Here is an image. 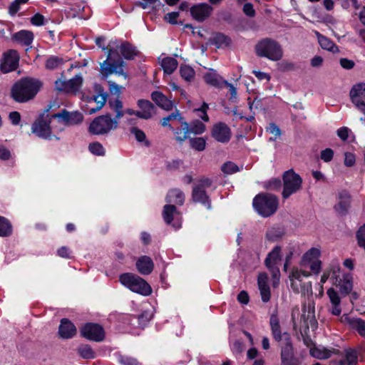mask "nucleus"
Masks as SVG:
<instances>
[{
    "label": "nucleus",
    "instance_id": "nucleus-1",
    "mask_svg": "<svg viewBox=\"0 0 365 365\" xmlns=\"http://www.w3.org/2000/svg\"><path fill=\"white\" fill-rule=\"evenodd\" d=\"M108 106L115 113L112 118L110 113L96 117L88 127V131L93 135H107L110 131L117 129L119 120L123 116V103L119 99H110Z\"/></svg>",
    "mask_w": 365,
    "mask_h": 365
},
{
    "label": "nucleus",
    "instance_id": "nucleus-2",
    "mask_svg": "<svg viewBox=\"0 0 365 365\" xmlns=\"http://www.w3.org/2000/svg\"><path fill=\"white\" fill-rule=\"evenodd\" d=\"M41 86L42 83L38 79L23 78L12 86L11 96L16 102L26 103L36 96Z\"/></svg>",
    "mask_w": 365,
    "mask_h": 365
},
{
    "label": "nucleus",
    "instance_id": "nucleus-3",
    "mask_svg": "<svg viewBox=\"0 0 365 365\" xmlns=\"http://www.w3.org/2000/svg\"><path fill=\"white\" fill-rule=\"evenodd\" d=\"M300 324V332L303 338L304 344L307 346H309L312 344V341L308 336L309 328L314 331L318 327V322L315 317V308L313 301H310L307 304H304Z\"/></svg>",
    "mask_w": 365,
    "mask_h": 365
},
{
    "label": "nucleus",
    "instance_id": "nucleus-4",
    "mask_svg": "<svg viewBox=\"0 0 365 365\" xmlns=\"http://www.w3.org/2000/svg\"><path fill=\"white\" fill-rule=\"evenodd\" d=\"M125 63L116 51L109 49L107 58L101 63V73L102 78L106 79L111 74L123 76L128 78V74L123 71Z\"/></svg>",
    "mask_w": 365,
    "mask_h": 365
},
{
    "label": "nucleus",
    "instance_id": "nucleus-5",
    "mask_svg": "<svg viewBox=\"0 0 365 365\" xmlns=\"http://www.w3.org/2000/svg\"><path fill=\"white\" fill-rule=\"evenodd\" d=\"M255 211L264 217L274 215L278 209V197L270 193H259L257 195L252 202Z\"/></svg>",
    "mask_w": 365,
    "mask_h": 365
},
{
    "label": "nucleus",
    "instance_id": "nucleus-6",
    "mask_svg": "<svg viewBox=\"0 0 365 365\" xmlns=\"http://www.w3.org/2000/svg\"><path fill=\"white\" fill-rule=\"evenodd\" d=\"M255 50L258 56L265 57L274 61L280 60L283 56L281 45L277 41L269 38L258 42L255 46Z\"/></svg>",
    "mask_w": 365,
    "mask_h": 365
},
{
    "label": "nucleus",
    "instance_id": "nucleus-7",
    "mask_svg": "<svg viewBox=\"0 0 365 365\" xmlns=\"http://www.w3.org/2000/svg\"><path fill=\"white\" fill-rule=\"evenodd\" d=\"M120 282L133 292L148 296L152 292L150 286L143 278L133 273L127 272L119 276Z\"/></svg>",
    "mask_w": 365,
    "mask_h": 365
},
{
    "label": "nucleus",
    "instance_id": "nucleus-8",
    "mask_svg": "<svg viewBox=\"0 0 365 365\" xmlns=\"http://www.w3.org/2000/svg\"><path fill=\"white\" fill-rule=\"evenodd\" d=\"M282 198L288 199L292 195L299 192L302 187V178L293 169L285 171L282 175Z\"/></svg>",
    "mask_w": 365,
    "mask_h": 365
},
{
    "label": "nucleus",
    "instance_id": "nucleus-9",
    "mask_svg": "<svg viewBox=\"0 0 365 365\" xmlns=\"http://www.w3.org/2000/svg\"><path fill=\"white\" fill-rule=\"evenodd\" d=\"M283 336V341L279 344L281 364L300 365L301 361L294 351L290 335L287 332H284Z\"/></svg>",
    "mask_w": 365,
    "mask_h": 365
},
{
    "label": "nucleus",
    "instance_id": "nucleus-10",
    "mask_svg": "<svg viewBox=\"0 0 365 365\" xmlns=\"http://www.w3.org/2000/svg\"><path fill=\"white\" fill-rule=\"evenodd\" d=\"M51 118L57 119L59 123L66 126H73L82 123L83 115L81 112H70L66 109H63L60 112L53 114Z\"/></svg>",
    "mask_w": 365,
    "mask_h": 365
},
{
    "label": "nucleus",
    "instance_id": "nucleus-11",
    "mask_svg": "<svg viewBox=\"0 0 365 365\" xmlns=\"http://www.w3.org/2000/svg\"><path fill=\"white\" fill-rule=\"evenodd\" d=\"M83 84V78L81 73L76 74L68 81L57 79L55 81V88L58 91L66 93L78 92Z\"/></svg>",
    "mask_w": 365,
    "mask_h": 365
},
{
    "label": "nucleus",
    "instance_id": "nucleus-12",
    "mask_svg": "<svg viewBox=\"0 0 365 365\" xmlns=\"http://www.w3.org/2000/svg\"><path fill=\"white\" fill-rule=\"evenodd\" d=\"M48 119H44L41 116L36 119L31 126V133L35 134L38 138L43 139H51V128L50 126L51 120L53 118L51 115L46 116Z\"/></svg>",
    "mask_w": 365,
    "mask_h": 365
},
{
    "label": "nucleus",
    "instance_id": "nucleus-13",
    "mask_svg": "<svg viewBox=\"0 0 365 365\" xmlns=\"http://www.w3.org/2000/svg\"><path fill=\"white\" fill-rule=\"evenodd\" d=\"M81 335L88 340L101 341L105 338L103 328L94 323H87L81 329Z\"/></svg>",
    "mask_w": 365,
    "mask_h": 365
},
{
    "label": "nucleus",
    "instance_id": "nucleus-14",
    "mask_svg": "<svg viewBox=\"0 0 365 365\" xmlns=\"http://www.w3.org/2000/svg\"><path fill=\"white\" fill-rule=\"evenodd\" d=\"M19 55L16 50L10 49L3 54L0 70L4 73L15 71L19 66Z\"/></svg>",
    "mask_w": 365,
    "mask_h": 365
},
{
    "label": "nucleus",
    "instance_id": "nucleus-15",
    "mask_svg": "<svg viewBox=\"0 0 365 365\" xmlns=\"http://www.w3.org/2000/svg\"><path fill=\"white\" fill-rule=\"evenodd\" d=\"M349 96L355 107L365 115V83L354 86Z\"/></svg>",
    "mask_w": 365,
    "mask_h": 365
},
{
    "label": "nucleus",
    "instance_id": "nucleus-16",
    "mask_svg": "<svg viewBox=\"0 0 365 365\" xmlns=\"http://www.w3.org/2000/svg\"><path fill=\"white\" fill-rule=\"evenodd\" d=\"M96 95L90 97L88 100L89 103L93 102L96 103L95 108H91L88 112L89 114L95 113L96 112L101 110L105 105L108 98V93L104 91L103 88L100 84H96L94 86Z\"/></svg>",
    "mask_w": 365,
    "mask_h": 365
},
{
    "label": "nucleus",
    "instance_id": "nucleus-17",
    "mask_svg": "<svg viewBox=\"0 0 365 365\" xmlns=\"http://www.w3.org/2000/svg\"><path fill=\"white\" fill-rule=\"evenodd\" d=\"M212 136L217 141L226 143L231 138L230 128L225 123H217L212 127Z\"/></svg>",
    "mask_w": 365,
    "mask_h": 365
},
{
    "label": "nucleus",
    "instance_id": "nucleus-18",
    "mask_svg": "<svg viewBox=\"0 0 365 365\" xmlns=\"http://www.w3.org/2000/svg\"><path fill=\"white\" fill-rule=\"evenodd\" d=\"M213 11V8L207 3L193 5L190 8V14L194 19L199 22L204 21Z\"/></svg>",
    "mask_w": 365,
    "mask_h": 365
},
{
    "label": "nucleus",
    "instance_id": "nucleus-19",
    "mask_svg": "<svg viewBox=\"0 0 365 365\" xmlns=\"http://www.w3.org/2000/svg\"><path fill=\"white\" fill-rule=\"evenodd\" d=\"M351 195L346 190L339 192L337 203L334 205V210L341 215H346L351 205Z\"/></svg>",
    "mask_w": 365,
    "mask_h": 365
},
{
    "label": "nucleus",
    "instance_id": "nucleus-20",
    "mask_svg": "<svg viewBox=\"0 0 365 365\" xmlns=\"http://www.w3.org/2000/svg\"><path fill=\"white\" fill-rule=\"evenodd\" d=\"M137 105L140 109L137 113V117L139 118L148 120L155 113V106L148 100L139 99L137 101Z\"/></svg>",
    "mask_w": 365,
    "mask_h": 365
},
{
    "label": "nucleus",
    "instance_id": "nucleus-21",
    "mask_svg": "<svg viewBox=\"0 0 365 365\" xmlns=\"http://www.w3.org/2000/svg\"><path fill=\"white\" fill-rule=\"evenodd\" d=\"M257 284L260 292L261 298L263 302H268L270 300L271 292L268 285V275L265 272L258 274Z\"/></svg>",
    "mask_w": 365,
    "mask_h": 365
},
{
    "label": "nucleus",
    "instance_id": "nucleus-22",
    "mask_svg": "<svg viewBox=\"0 0 365 365\" xmlns=\"http://www.w3.org/2000/svg\"><path fill=\"white\" fill-rule=\"evenodd\" d=\"M58 334L63 339H70L76 335V328L70 320L63 318L61 321V324L58 328Z\"/></svg>",
    "mask_w": 365,
    "mask_h": 365
},
{
    "label": "nucleus",
    "instance_id": "nucleus-23",
    "mask_svg": "<svg viewBox=\"0 0 365 365\" xmlns=\"http://www.w3.org/2000/svg\"><path fill=\"white\" fill-rule=\"evenodd\" d=\"M179 214L175 205L168 204L163 207L162 215L164 221L168 225H171L175 229L180 227V224L178 222L172 223L174 220V216Z\"/></svg>",
    "mask_w": 365,
    "mask_h": 365
},
{
    "label": "nucleus",
    "instance_id": "nucleus-24",
    "mask_svg": "<svg viewBox=\"0 0 365 365\" xmlns=\"http://www.w3.org/2000/svg\"><path fill=\"white\" fill-rule=\"evenodd\" d=\"M151 98L159 107L164 110H170L173 108V102L162 92L153 91L151 93Z\"/></svg>",
    "mask_w": 365,
    "mask_h": 365
},
{
    "label": "nucleus",
    "instance_id": "nucleus-25",
    "mask_svg": "<svg viewBox=\"0 0 365 365\" xmlns=\"http://www.w3.org/2000/svg\"><path fill=\"white\" fill-rule=\"evenodd\" d=\"M136 267L140 274H149L154 268V264L150 257L142 256L137 260Z\"/></svg>",
    "mask_w": 365,
    "mask_h": 365
},
{
    "label": "nucleus",
    "instance_id": "nucleus-26",
    "mask_svg": "<svg viewBox=\"0 0 365 365\" xmlns=\"http://www.w3.org/2000/svg\"><path fill=\"white\" fill-rule=\"evenodd\" d=\"M269 324L274 339L280 344L284 340V336L281 331V326L279 319L276 314L271 315Z\"/></svg>",
    "mask_w": 365,
    "mask_h": 365
},
{
    "label": "nucleus",
    "instance_id": "nucleus-27",
    "mask_svg": "<svg viewBox=\"0 0 365 365\" xmlns=\"http://www.w3.org/2000/svg\"><path fill=\"white\" fill-rule=\"evenodd\" d=\"M334 284L339 288V292L343 295L349 294L353 288L351 277L349 274L344 275L343 279L336 277Z\"/></svg>",
    "mask_w": 365,
    "mask_h": 365
},
{
    "label": "nucleus",
    "instance_id": "nucleus-28",
    "mask_svg": "<svg viewBox=\"0 0 365 365\" xmlns=\"http://www.w3.org/2000/svg\"><path fill=\"white\" fill-rule=\"evenodd\" d=\"M192 200L195 202H200L207 208L210 209L211 207L210 200H209V197L206 194V192L201 187H194L192 193Z\"/></svg>",
    "mask_w": 365,
    "mask_h": 365
},
{
    "label": "nucleus",
    "instance_id": "nucleus-29",
    "mask_svg": "<svg viewBox=\"0 0 365 365\" xmlns=\"http://www.w3.org/2000/svg\"><path fill=\"white\" fill-rule=\"evenodd\" d=\"M315 34L317 37L318 42H319L320 46L323 49L328 50L334 53L339 52V47L329 38H328L325 36L321 34L318 31H315Z\"/></svg>",
    "mask_w": 365,
    "mask_h": 365
},
{
    "label": "nucleus",
    "instance_id": "nucleus-30",
    "mask_svg": "<svg viewBox=\"0 0 365 365\" xmlns=\"http://www.w3.org/2000/svg\"><path fill=\"white\" fill-rule=\"evenodd\" d=\"M165 200L168 203H175L178 205H183L185 202V195L179 189H172L168 192Z\"/></svg>",
    "mask_w": 365,
    "mask_h": 365
},
{
    "label": "nucleus",
    "instance_id": "nucleus-31",
    "mask_svg": "<svg viewBox=\"0 0 365 365\" xmlns=\"http://www.w3.org/2000/svg\"><path fill=\"white\" fill-rule=\"evenodd\" d=\"M211 44L215 45L216 48L229 46L232 42L231 38L222 33H215L210 39Z\"/></svg>",
    "mask_w": 365,
    "mask_h": 365
},
{
    "label": "nucleus",
    "instance_id": "nucleus-32",
    "mask_svg": "<svg viewBox=\"0 0 365 365\" xmlns=\"http://www.w3.org/2000/svg\"><path fill=\"white\" fill-rule=\"evenodd\" d=\"M203 78L206 83L214 87L220 88L224 85L223 81H225L222 80V77L212 69L210 72L205 73Z\"/></svg>",
    "mask_w": 365,
    "mask_h": 365
},
{
    "label": "nucleus",
    "instance_id": "nucleus-33",
    "mask_svg": "<svg viewBox=\"0 0 365 365\" xmlns=\"http://www.w3.org/2000/svg\"><path fill=\"white\" fill-rule=\"evenodd\" d=\"M12 39L25 46H29L34 39V34L31 31L21 30L12 35Z\"/></svg>",
    "mask_w": 365,
    "mask_h": 365
},
{
    "label": "nucleus",
    "instance_id": "nucleus-34",
    "mask_svg": "<svg viewBox=\"0 0 365 365\" xmlns=\"http://www.w3.org/2000/svg\"><path fill=\"white\" fill-rule=\"evenodd\" d=\"M348 320L351 327L357 331V332L363 337H365V321L360 318L350 319L347 315L342 316V320Z\"/></svg>",
    "mask_w": 365,
    "mask_h": 365
},
{
    "label": "nucleus",
    "instance_id": "nucleus-35",
    "mask_svg": "<svg viewBox=\"0 0 365 365\" xmlns=\"http://www.w3.org/2000/svg\"><path fill=\"white\" fill-rule=\"evenodd\" d=\"M178 65V61L173 57H165L161 61V66L166 74H172Z\"/></svg>",
    "mask_w": 365,
    "mask_h": 365
},
{
    "label": "nucleus",
    "instance_id": "nucleus-36",
    "mask_svg": "<svg viewBox=\"0 0 365 365\" xmlns=\"http://www.w3.org/2000/svg\"><path fill=\"white\" fill-rule=\"evenodd\" d=\"M282 248L280 246H275L272 250L267 255L264 260V264H275L277 265V262L281 260Z\"/></svg>",
    "mask_w": 365,
    "mask_h": 365
},
{
    "label": "nucleus",
    "instance_id": "nucleus-37",
    "mask_svg": "<svg viewBox=\"0 0 365 365\" xmlns=\"http://www.w3.org/2000/svg\"><path fill=\"white\" fill-rule=\"evenodd\" d=\"M182 126V129H172L175 135L176 140L179 143H182L186 139L189 138V132H188V123H187L185 119H183L182 122H180Z\"/></svg>",
    "mask_w": 365,
    "mask_h": 365
},
{
    "label": "nucleus",
    "instance_id": "nucleus-38",
    "mask_svg": "<svg viewBox=\"0 0 365 365\" xmlns=\"http://www.w3.org/2000/svg\"><path fill=\"white\" fill-rule=\"evenodd\" d=\"M120 51L125 59H133L137 55V51L130 43H123L120 46Z\"/></svg>",
    "mask_w": 365,
    "mask_h": 365
},
{
    "label": "nucleus",
    "instance_id": "nucleus-39",
    "mask_svg": "<svg viewBox=\"0 0 365 365\" xmlns=\"http://www.w3.org/2000/svg\"><path fill=\"white\" fill-rule=\"evenodd\" d=\"M12 234V225L8 219L0 216V237H6Z\"/></svg>",
    "mask_w": 365,
    "mask_h": 365
},
{
    "label": "nucleus",
    "instance_id": "nucleus-40",
    "mask_svg": "<svg viewBox=\"0 0 365 365\" xmlns=\"http://www.w3.org/2000/svg\"><path fill=\"white\" fill-rule=\"evenodd\" d=\"M205 125L199 120H195L190 123H188L189 134L200 135L205 132Z\"/></svg>",
    "mask_w": 365,
    "mask_h": 365
},
{
    "label": "nucleus",
    "instance_id": "nucleus-41",
    "mask_svg": "<svg viewBox=\"0 0 365 365\" xmlns=\"http://www.w3.org/2000/svg\"><path fill=\"white\" fill-rule=\"evenodd\" d=\"M183 119L184 118L182 117L180 111L178 110H175V112L161 119L160 124L163 127H169L170 129H173V127L169 123L170 121L173 120H178L180 122H182Z\"/></svg>",
    "mask_w": 365,
    "mask_h": 365
},
{
    "label": "nucleus",
    "instance_id": "nucleus-42",
    "mask_svg": "<svg viewBox=\"0 0 365 365\" xmlns=\"http://www.w3.org/2000/svg\"><path fill=\"white\" fill-rule=\"evenodd\" d=\"M284 232L282 228H272L266 233V237L269 241L276 242L282 239Z\"/></svg>",
    "mask_w": 365,
    "mask_h": 365
},
{
    "label": "nucleus",
    "instance_id": "nucleus-43",
    "mask_svg": "<svg viewBox=\"0 0 365 365\" xmlns=\"http://www.w3.org/2000/svg\"><path fill=\"white\" fill-rule=\"evenodd\" d=\"M190 147L195 150L202 151L205 149L206 140L202 137L189 138Z\"/></svg>",
    "mask_w": 365,
    "mask_h": 365
},
{
    "label": "nucleus",
    "instance_id": "nucleus-44",
    "mask_svg": "<svg viewBox=\"0 0 365 365\" xmlns=\"http://www.w3.org/2000/svg\"><path fill=\"white\" fill-rule=\"evenodd\" d=\"M344 357L347 365H356L358 363V352L354 349H347L344 351Z\"/></svg>",
    "mask_w": 365,
    "mask_h": 365
},
{
    "label": "nucleus",
    "instance_id": "nucleus-45",
    "mask_svg": "<svg viewBox=\"0 0 365 365\" xmlns=\"http://www.w3.org/2000/svg\"><path fill=\"white\" fill-rule=\"evenodd\" d=\"M180 73L181 77L187 81H190L195 74L194 69L187 65H182L180 66Z\"/></svg>",
    "mask_w": 365,
    "mask_h": 365
},
{
    "label": "nucleus",
    "instance_id": "nucleus-46",
    "mask_svg": "<svg viewBox=\"0 0 365 365\" xmlns=\"http://www.w3.org/2000/svg\"><path fill=\"white\" fill-rule=\"evenodd\" d=\"M272 277V285L276 287L279 282L280 272L279 267L275 264H265Z\"/></svg>",
    "mask_w": 365,
    "mask_h": 365
},
{
    "label": "nucleus",
    "instance_id": "nucleus-47",
    "mask_svg": "<svg viewBox=\"0 0 365 365\" xmlns=\"http://www.w3.org/2000/svg\"><path fill=\"white\" fill-rule=\"evenodd\" d=\"M272 277V285L276 287L279 282L280 272L279 267L275 264H265Z\"/></svg>",
    "mask_w": 365,
    "mask_h": 365
},
{
    "label": "nucleus",
    "instance_id": "nucleus-48",
    "mask_svg": "<svg viewBox=\"0 0 365 365\" xmlns=\"http://www.w3.org/2000/svg\"><path fill=\"white\" fill-rule=\"evenodd\" d=\"M63 59L58 56H50L46 61V68L49 70L57 68L60 65L63 64Z\"/></svg>",
    "mask_w": 365,
    "mask_h": 365
},
{
    "label": "nucleus",
    "instance_id": "nucleus-49",
    "mask_svg": "<svg viewBox=\"0 0 365 365\" xmlns=\"http://www.w3.org/2000/svg\"><path fill=\"white\" fill-rule=\"evenodd\" d=\"M78 353L83 359H93L95 352L89 345H83L78 349Z\"/></svg>",
    "mask_w": 365,
    "mask_h": 365
},
{
    "label": "nucleus",
    "instance_id": "nucleus-50",
    "mask_svg": "<svg viewBox=\"0 0 365 365\" xmlns=\"http://www.w3.org/2000/svg\"><path fill=\"white\" fill-rule=\"evenodd\" d=\"M339 272V267H332L329 269L324 270L321 277V283H325L329 277L336 279V277H337V273Z\"/></svg>",
    "mask_w": 365,
    "mask_h": 365
},
{
    "label": "nucleus",
    "instance_id": "nucleus-51",
    "mask_svg": "<svg viewBox=\"0 0 365 365\" xmlns=\"http://www.w3.org/2000/svg\"><path fill=\"white\" fill-rule=\"evenodd\" d=\"M221 170L225 174L230 175L239 171V168L234 163L229 161L222 165Z\"/></svg>",
    "mask_w": 365,
    "mask_h": 365
},
{
    "label": "nucleus",
    "instance_id": "nucleus-52",
    "mask_svg": "<svg viewBox=\"0 0 365 365\" xmlns=\"http://www.w3.org/2000/svg\"><path fill=\"white\" fill-rule=\"evenodd\" d=\"M88 149L91 153L96 155H104L105 154V149L98 142L90 143Z\"/></svg>",
    "mask_w": 365,
    "mask_h": 365
},
{
    "label": "nucleus",
    "instance_id": "nucleus-53",
    "mask_svg": "<svg viewBox=\"0 0 365 365\" xmlns=\"http://www.w3.org/2000/svg\"><path fill=\"white\" fill-rule=\"evenodd\" d=\"M320 255V251L317 248H311L308 250L303 256V259L305 261H312L314 259H317Z\"/></svg>",
    "mask_w": 365,
    "mask_h": 365
},
{
    "label": "nucleus",
    "instance_id": "nucleus-54",
    "mask_svg": "<svg viewBox=\"0 0 365 365\" xmlns=\"http://www.w3.org/2000/svg\"><path fill=\"white\" fill-rule=\"evenodd\" d=\"M282 182L279 178H272L268 181L265 185V188L269 190H277L281 188Z\"/></svg>",
    "mask_w": 365,
    "mask_h": 365
},
{
    "label": "nucleus",
    "instance_id": "nucleus-55",
    "mask_svg": "<svg viewBox=\"0 0 365 365\" xmlns=\"http://www.w3.org/2000/svg\"><path fill=\"white\" fill-rule=\"evenodd\" d=\"M334 157V151L331 148H326L321 151L320 158L325 163L330 162Z\"/></svg>",
    "mask_w": 365,
    "mask_h": 365
},
{
    "label": "nucleus",
    "instance_id": "nucleus-56",
    "mask_svg": "<svg viewBox=\"0 0 365 365\" xmlns=\"http://www.w3.org/2000/svg\"><path fill=\"white\" fill-rule=\"evenodd\" d=\"M266 131L274 135L276 137H280L282 135V131L279 126L274 123H270L266 128Z\"/></svg>",
    "mask_w": 365,
    "mask_h": 365
},
{
    "label": "nucleus",
    "instance_id": "nucleus-57",
    "mask_svg": "<svg viewBox=\"0 0 365 365\" xmlns=\"http://www.w3.org/2000/svg\"><path fill=\"white\" fill-rule=\"evenodd\" d=\"M130 133L135 135L138 142H143L146 138L145 133L137 127L131 128Z\"/></svg>",
    "mask_w": 365,
    "mask_h": 365
},
{
    "label": "nucleus",
    "instance_id": "nucleus-58",
    "mask_svg": "<svg viewBox=\"0 0 365 365\" xmlns=\"http://www.w3.org/2000/svg\"><path fill=\"white\" fill-rule=\"evenodd\" d=\"M119 363L123 365H138V360L133 357L120 356L118 359Z\"/></svg>",
    "mask_w": 365,
    "mask_h": 365
},
{
    "label": "nucleus",
    "instance_id": "nucleus-59",
    "mask_svg": "<svg viewBox=\"0 0 365 365\" xmlns=\"http://www.w3.org/2000/svg\"><path fill=\"white\" fill-rule=\"evenodd\" d=\"M327 294L330 299L331 302L334 305H339L340 299L337 292L333 288H330L327 290Z\"/></svg>",
    "mask_w": 365,
    "mask_h": 365
},
{
    "label": "nucleus",
    "instance_id": "nucleus-60",
    "mask_svg": "<svg viewBox=\"0 0 365 365\" xmlns=\"http://www.w3.org/2000/svg\"><path fill=\"white\" fill-rule=\"evenodd\" d=\"M108 84L110 93L113 95L117 96V97H119L121 93L120 87L112 81H108ZM116 99H118V98H117Z\"/></svg>",
    "mask_w": 365,
    "mask_h": 365
},
{
    "label": "nucleus",
    "instance_id": "nucleus-61",
    "mask_svg": "<svg viewBox=\"0 0 365 365\" xmlns=\"http://www.w3.org/2000/svg\"><path fill=\"white\" fill-rule=\"evenodd\" d=\"M44 16L41 14H36L31 18V23L37 26H40L44 24Z\"/></svg>",
    "mask_w": 365,
    "mask_h": 365
},
{
    "label": "nucleus",
    "instance_id": "nucleus-62",
    "mask_svg": "<svg viewBox=\"0 0 365 365\" xmlns=\"http://www.w3.org/2000/svg\"><path fill=\"white\" fill-rule=\"evenodd\" d=\"M339 63L343 68L347 70L353 68L355 66V63L354 61L346 58H340Z\"/></svg>",
    "mask_w": 365,
    "mask_h": 365
},
{
    "label": "nucleus",
    "instance_id": "nucleus-63",
    "mask_svg": "<svg viewBox=\"0 0 365 365\" xmlns=\"http://www.w3.org/2000/svg\"><path fill=\"white\" fill-rule=\"evenodd\" d=\"M208 109V104L206 103H203L202 106L200 108L195 109V111L196 112H201L202 115H200V117L205 122H207L209 120V117L207 114V110Z\"/></svg>",
    "mask_w": 365,
    "mask_h": 365
},
{
    "label": "nucleus",
    "instance_id": "nucleus-64",
    "mask_svg": "<svg viewBox=\"0 0 365 365\" xmlns=\"http://www.w3.org/2000/svg\"><path fill=\"white\" fill-rule=\"evenodd\" d=\"M355 155L351 153H344V165L347 167H351L355 164Z\"/></svg>",
    "mask_w": 365,
    "mask_h": 365
}]
</instances>
